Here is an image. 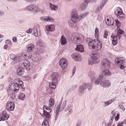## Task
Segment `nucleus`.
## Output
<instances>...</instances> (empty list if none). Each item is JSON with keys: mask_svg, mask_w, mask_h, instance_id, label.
Instances as JSON below:
<instances>
[{"mask_svg": "<svg viewBox=\"0 0 126 126\" xmlns=\"http://www.w3.org/2000/svg\"><path fill=\"white\" fill-rule=\"evenodd\" d=\"M71 39L72 41L74 43L78 44L83 42L84 38L83 36H79L76 34H72Z\"/></svg>", "mask_w": 126, "mask_h": 126, "instance_id": "obj_4", "label": "nucleus"}, {"mask_svg": "<svg viewBox=\"0 0 126 126\" xmlns=\"http://www.w3.org/2000/svg\"><path fill=\"white\" fill-rule=\"evenodd\" d=\"M87 5V4L85 3L81 4L79 6V9L81 10H82L85 9Z\"/></svg>", "mask_w": 126, "mask_h": 126, "instance_id": "obj_32", "label": "nucleus"}, {"mask_svg": "<svg viewBox=\"0 0 126 126\" xmlns=\"http://www.w3.org/2000/svg\"><path fill=\"white\" fill-rule=\"evenodd\" d=\"M110 22H107L106 23V24L108 25L111 26L114 23L113 20V19H111L110 20Z\"/></svg>", "mask_w": 126, "mask_h": 126, "instance_id": "obj_41", "label": "nucleus"}, {"mask_svg": "<svg viewBox=\"0 0 126 126\" xmlns=\"http://www.w3.org/2000/svg\"><path fill=\"white\" fill-rule=\"evenodd\" d=\"M33 29L32 28H30L26 31V32L28 33H30L32 32Z\"/></svg>", "mask_w": 126, "mask_h": 126, "instance_id": "obj_58", "label": "nucleus"}, {"mask_svg": "<svg viewBox=\"0 0 126 126\" xmlns=\"http://www.w3.org/2000/svg\"><path fill=\"white\" fill-rule=\"evenodd\" d=\"M37 45L38 46L40 47H44L45 46V43H43L40 41H38L37 43Z\"/></svg>", "mask_w": 126, "mask_h": 126, "instance_id": "obj_38", "label": "nucleus"}, {"mask_svg": "<svg viewBox=\"0 0 126 126\" xmlns=\"http://www.w3.org/2000/svg\"><path fill=\"white\" fill-rule=\"evenodd\" d=\"M88 76L92 80H93L97 77V74L94 71H91L89 73Z\"/></svg>", "mask_w": 126, "mask_h": 126, "instance_id": "obj_20", "label": "nucleus"}, {"mask_svg": "<svg viewBox=\"0 0 126 126\" xmlns=\"http://www.w3.org/2000/svg\"><path fill=\"white\" fill-rule=\"evenodd\" d=\"M41 19L42 20H44L45 21L53 22L54 21V19L50 16L47 17L46 18L41 17Z\"/></svg>", "mask_w": 126, "mask_h": 126, "instance_id": "obj_22", "label": "nucleus"}, {"mask_svg": "<svg viewBox=\"0 0 126 126\" xmlns=\"http://www.w3.org/2000/svg\"><path fill=\"white\" fill-rule=\"evenodd\" d=\"M115 14L118 17L124 18L125 15L123 13L122 9L119 7H117L114 12Z\"/></svg>", "mask_w": 126, "mask_h": 126, "instance_id": "obj_11", "label": "nucleus"}, {"mask_svg": "<svg viewBox=\"0 0 126 126\" xmlns=\"http://www.w3.org/2000/svg\"><path fill=\"white\" fill-rule=\"evenodd\" d=\"M88 12H85L82 14H81L79 15L78 18H79V20H81L83 18H84L86 16L88 15Z\"/></svg>", "mask_w": 126, "mask_h": 126, "instance_id": "obj_28", "label": "nucleus"}, {"mask_svg": "<svg viewBox=\"0 0 126 126\" xmlns=\"http://www.w3.org/2000/svg\"><path fill=\"white\" fill-rule=\"evenodd\" d=\"M119 106L120 107V108L122 109L123 110H125V108L122 105V104L119 105Z\"/></svg>", "mask_w": 126, "mask_h": 126, "instance_id": "obj_61", "label": "nucleus"}, {"mask_svg": "<svg viewBox=\"0 0 126 126\" xmlns=\"http://www.w3.org/2000/svg\"><path fill=\"white\" fill-rule=\"evenodd\" d=\"M9 117V115L5 110L2 112L1 114L0 115V121H4V120H7Z\"/></svg>", "mask_w": 126, "mask_h": 126, "instance_id": "obj_12", "label": "nucleus"}, {"mask_svg": "<svg viewBox=\"0 0 126 126\" xmlns=\"http://www.w3.org/2000/svg\"><path fill=\"white\" fill-rule=\"evenodd\" d=\"M99 54L94 53L93 54L92 58L94 60V62L97 63L100 62V60H99Z\"/></svg>", "mask_w": 126, "mask_h": 126, "instance_id": "obj_19", "label": "nucleus"}, {"mask_svg": "<svg viewBox=\"0 0 126 126\" xmlns=\"http://www.w3.org/2000/svg\"><path fill=\"white\" fill-rule=\"evenodd\" d=\"M76 49L81 52H83L84 51L83 46L82 45H77V47Z\"/></svg>", "mask_w": 126, "mask_h": 126, "instance_id": "obj_29", "label": "nucleus"}, {"mask_svg": "<svg viewBox=\"0 0 126 126\" xmlns=\"http://www.w3.org/2000/svg\"><path fill=\"white\" fill-rule=\"evenodd\" d=\"M116 25L118 28H119L120 26L121 23L120 22L117 20H115Z\"/></svg>", "mask_w": 126, "mask_h": 126, "instance_id": "obj_50", "label": "nucleus"}, {"mask_svg": "<svg viewBox=\"0 0 126 126\" xmlns=\"http://www.w3.org/2000/svg\"><path fill=\"white\" fill-rule=\"evenodd\" d=\"M116 99V97H114L112 99H111L108 101V102L110 104H111Z\"/></svg>", "mask_w": 126, "mask_h": 126, "instance_id": "obj_53", "label": "nucleus"}, {"mask_svg": "<svg viewBox=\"0 0 126 126\" xmlns=\"http://www.w3.org/2000/svg\"><path fill=\"white\" fill-rule=\"evenodd\" d=\"M56 114L55 117V120L56 121L58 118V116L59 113V111L56 110Z\"/></svg>", "mask_w": 126, "mask_h": 126, "instance_id": "obj_47", "label": "nucleus"}, {"mask_svg": "<svg viewBox=\"0 0 126 126\" xmlns=\"http://www.w3.org/2000/svg\"><path fill=\"white\" fill-rule=\"evenodd\" d=\"M42 126H49L48 122L47 120H45L42 124Z\"/></svg>", "mask_w": 126, "mask_h": 126, "instance_id": "obj_43", "label": "nucleus"}, {"mask_svg": "<svg viewBox=\"0 0 126 126\" xmlns=\"http://www.w3.org/2000/svg\"><path fill=\"white\" fill-rule=\"evenodd\" d=\"M12 39L13 41L14 42H16L17 41V39L16 37H14Z\"/></svg>", "mask_w": 126, "mask_h": 126, "instance_id": "obj_63", "label": "nucleus"}, {"mask_svg": "<svg viewBox=\"0 0 126 126\" xmlns=\"http://www.w3.org/2000/svg\"><path fill=\"white\" fill-rule=\"evenodd\" d=\"M93 41V40H92L89 37L87 38L86 39V41L88 44H89L90 43H91Z\"/></svg>", "mask_w": 126, "mask_h": 126, "instance_id": "obj_46", "label": "nucleus"}, {"mask_svg": "<svg viewBox=\"0 0 126 126\" xmlns=\"http://www.w3.org/2000/svg\"><path fill=\"white\" fill-rule=\"evenodd\" d=\"M72 57L74 58L76 61H80L82 60V58L80 55L78 53H74L72 55Z\"/></svg>", "mask_w": 126, "mask_h": 126, "instance_id": "obj_16", "label": "nucleus"}, {"mask_svg": "<svg viewBox=\"0 0 126 126\" xmlns=\"http://www.w3.org/2000/svg\"><path fill=\"white\" fill-rule=\"evenodd\" d=\"M19 65L22 67L28 68L30 66V63L29 61L27 60H22L19 62Z\"/></svg>", "mask_w": 126, "mask_h": 126, "instance_id": "obj_8", "label": "nucleus"}, {"mask_svg": "<svg viewBox=\"0 0 126 126\" xmlns=\"http://www.w3.org/2000/svg\"><path fill=\"white\" fill-rule=\"evenodd\" d=\"M33 59L35 61H37L41 59V57L40 55L36 54L33 55Z\"/></svg>", "mask_w": 126, "mask_h": 126, "instance_id": "obj_23", "label": "nucleus"}, {"mask_svg": "<svg viewBox=\"0 0 126 126\" xmlns=\"http://www.w3.org/2000/svg\"><path fill=\"white\" fill-rule=\"evenodd\" d=\"M110 62L109 60L107 59H103L101 62V68H109L110 67Z\"/></svg>", "mask_w": 126, "mask_h": 126, "instance_id": "obj_10", "label": "nucleus"}, {"mask_svg": "<svg viewBox=\"0 0 126 126\" xmlns=\"http://www.w3.org/2000/svg\"><path fill=\"white\" fill-rule=\"evenodd\" d=\"M86 85L85 83H83L81 85L79 88V92L82 93L86 89Z\"/></svg>", "mask_w": 126, "mask_h": 126, "instance_id": "obj_24", "label": "nucleus"}, {"mask_svg": "<svg viewBox=\"0 0 126 126\" xmlns=\"http://www.w3.org/2000/svg\"><path fill=\"white\" fill-rule=\"evenodd\" d=\"M28 50L30 51H33L35 48L34 45L32 44H30L28 45L27 47Z\"/></svg>", "mask_w": 126, "mask_h": 126, "instance_id": "obj_21", "label": "nucleus"}, {"mask_svg": "<svg viewBox=\"0 0 126 126\" xmlns=\"http://www.w3.org/2000/svg\"><path fill=\"white\" fill-rule=\"evenodd\" d=\"M40 29L39 26L38 25H37L35 26L33 28L32 30L33 33V35L35 36H37L38 35V30Z\"/></svg>", "mask_w": 126, "mask_h": 126, "instance_id": "obj_18", "label": "nucleus"}, {"mask_svg": "<svg viewBox=\"0 0 126 126\" xmlns=\"http://www.w3.org/2000/svg\"><path fill=\"white\" fill-rule=\"evenodd\" d=\"M14 83H10L9 86V90L11 92H13L15 93V90H14V89H15L14 86Z\"/></svg>", "mask_w": 126, "mask_h": 126, "instance_id": "obj_27", "label": "nucleus"}, {"mask_svg": "<svg viewBox=\"0 0 126 126\" xmlns=\"http://www.w3.org/2000/svg\"><path fill=\"white\" fill-rule=\"evenodd\" d=\"M66 100H64L62 104V102H60L57 106L56 110L59 111L60 110L61 111L63 110L66 106Z\"/></svg>", "mask_w": 126, "mask_h": 126, "instance_id": "obj_14", "label": "nucleus"}, {"mask_svg": "<svg viewBox=\"0 0 126 126\" xmlns=\"http://www.w3.org/2000/svg\"><path fill=\"white\" fill-rule=\"evenodd\" d=\"M19 98L22 100H23L25 97V95L22 93H21L19 95Z\"/></svg>", "mask_w": 126, "mask_h": 126, "instance_id": "obj_42", "label": "nucleus"}, {"mask_svg": "<svg viewBox=\"0 0 126 126\" xmlns=\"http://www.w3.org/2000/svg\"><path fill=\"white\" fill-rule=\"evenodd\" d=\"M59 76V74L57 73H53L51 76L52 81L49 83V86L52 89H54L56 87V84L58 82L57 78Z\"/></svg>", "mask_w": 126, "mask_h": 126, "instance_id": "obj_3", "label": "nucleus"}, {"mask_svg": "<svg viewBox=\"0 0 126 126\" xmlns=\"http://www.w3.org/2000/svg\"><path fill=\"white\" fill-rule=\"evenodd\" d=\"M102 70V73L103 75L106 76H109L111 75V73L109 71V69H104Z\"/></svg>", "mask_w": 126, "mask_h": 126, "instance_id": "obj_25", "label": "nucleus"}, {"mask_svg": "<svg viewBox=\"0 0 126 126\" xmlns=\"http://www.w3.org/2000/svg\"><path fill=\"white\" fill-rule=\"evenodd\" d=\"M102 46V43L98 39H94L88 45L89 48L90 49H95L96 50H99L101 49Z\"/></svg>", "mask_w": 126, "mask_h": 126, "instance_id": "obj_2", "label": "nucleus"}, {"mask_svg": "<svg viewBox=\"0 0 126 126\" xmlns=\"http://www.w3.org/2000/svg\"><path fill=\"white\" fill-rule=\"evenodd\" d=\"M120 114H117V116L115 117V120L117 121L119 119Z\"/></svg>", "mask_w": 126, "mask_h": 126, "instance_id": "obj_60", "label": "nucleus"}, {"mask_svg": "<svg viewBox=\"0 0 126 126\" xmlns=\"http://www.w3.org/2000/svg\"><path fill=\"white\" fill-rule=\"evenodd\" d=\"M43 109H44V108H45L47 110H49L50 108L49 107H47L46 105H44L43 107Z\"/></svg>", "mask_w": 126, "mask_h": 126, "instance_id": "obj_64", "label": "nucleus"}, {"mask_svg": "<svg viewBox=\"0 0 126 126\" xmlns=\"http://www.w3.org/2000/svg\"><path fill=\"white\" fill-rule=\"evenodd\" d=\"M14 86L15 89H14V90H15V93H16L19 90V86L17 83H14Z\"/></svg>", "mask_w": 126, "mask_h": 126, "instance_id": "obj_35", "label": "nucleus"}, {"mask_svg": "<svg viewBox=\"0 0 126 126\" xmlns=\"http://www.w3.org/2000/svg\"><path fill=\"white\" fill-rule=\"evenodd\" d=\"M74 23L73 22H72L70 21H69L68 22V25L71 28H74L76 26V24Z\"/></svg>", "mask_w": 126, "mask_h": 126, "instance_id": "obj_37", "label": "nucleus"}, {"mask_svg": "<svg viewBox=\"0 0 126 126\" xmlns=\"http://www.w3.org/2000/svg\"><path fill=\"white\" fill-rule=\"evenodd\" d=\"M108 32L107 31L105 30L104 31V34L103 35V38L104 39H107V36L108 35Z\"/></svg>", "mask_w": 126, "mask_h": 126, "instance_id": "obj_44", "label": "nucleus"}, {"mask_svg": "<svg viewBox=\"0 0 126 126\" xmlns=\"http://www.w3.org/2000/svg\"><path fill=\"white\" fill-rule=\"evenodd\" d=\"M96 85L100 83V85L103 87H107L110 86L111 85L110 81L108 80H106L103 75H100L94 82Z\"/></svg>", "mask_w": 126, "mask_h": 126, "instance_id": "obj_1", "label": "nucleus"}, {"mask_svg": "<svg viewBox=\"0 0 126 126\" xmlns=\"http://www.w3.org/2000/svg\"><path fill=\"white\" fill-rule=\"evenodd\" d=\"M112 123V121H109V122L105 124L106 126H111V124Z\"/></svg>", "mask_w": 126, "mask_h": 126, "instance_id": "obj_56", "label": "nucleus"}, {"mask_svg": "<svg viewBox=\"0 0 126 126\" xmlns=\"http://www.w3.org/2000/svg\"><path fill=\"white\" fill-rule=\"evenodd\" d=\"M117 34H112L111 35V37L113 39L114 38H115L116 37V39H117Z\"/></svg>", "mask_w": 126, "mask_h": 126, "instance_id": "obj_59", "label": "nucleus"}, {"mask_svg": "<svg viewBox=\"0 0 126 126\" xmlns=\"http://www.w3.org/2000/svg\"><path fill=\"white\" fill-rule=\"evenodd\" d=\"M60 42L62 45H65L67 43L66 40L63 35H62L61 37Z\"/></svg>", "mask_w": 126, "mask_h": 126, "instance_id": "obj_26", "label": "nucleus"}, {"mask_svg": "<svg viewBox=\"0 0 126 126\" xmlns=\"http://www.w3.org/2000/svg\"><path fill=\"white\" fill-rule=\"evenodd\" d=\"M45 29L47 32H52L55 30V26L52 25H46L45 27Z\"/></svg>", "mask_w": 126, "mask_h": 126, "instance_id": "obj_17", "label": "nucleus"}, {"mask_svg": "<svg viewBox=\"0 0 126 126\" xmlns=\"http://www.w3.org/2000/svg\"><path fill=\"white\" fill-rule=\"evenodd\" d=\"M43 114L47 118H49L50 117V115L49 114L48 112L46 113H43Z\"/></svg>", "mask_w": 126, "mask_h": 126, "instance_id": "obj_52", "label": "nucleus"}, {"mask_svg": "<svg viewBox=\"0 0 126 126\" xmlns=\"http://www.w3.org/2000/svg\"><path fill=\"white\" fill-rule=\"evenodd\" d=\"M85 84L86 88L88 89L89 90H91L92 89V85L91 83H85Z\"/></svg>", "mask_w": 126, "mask_h": 126, "instance_id": "obj_31", "label": "nucleus"}, {"mask_svg": "<svg viewBox=\"0 0 126 126\" xmlns=\"http://www.w3.org/2000/svg\"><path fill=\"white\" fill-rule=\"evenodd\" d=\"M15 56L13 54H11L10 55V58L12 60H14Z\"/></svg>", "mask_w": 126, "mask_h": 126, "instance_id": "obj_55", "label": "nucleus"}, {"mask_svg": "<svg viewBox=\"0 0 126 126\" xmlns=\"http://www.w3.org/2000/svg\"><path fill=\"white\" fill-rule=\"evenodd\" d=\"M59 64L62 69H64L67 68L68 62L66 59L64 58H62L60 60Z\"/></svg>", "mask_w": 126, "mask_h": 126, "instance_id": "obj_9", "label": "nucleus"}, {"mask_svg": "<svg viewBox=\"0 0 126 126\" xmlns=\"http://www.w3.org/2000/svg\"><path fill=\"white\" fill-rule=\"evenodd\" d=\"M108 0H102L99 5L97 7L96 10L98 11H101Z\"/></svg>", "mask_w": 126, "mask_h": 126, "instance_id": "obj_15", "label": "nucleus"}, {"mask_svg": "<svg viewBox=\"0 0 126 126\" xmlns=\"http://www.w3.org/2000/svg\"><path fill=\"white\" fill-rule=\"evenodd\" d=\"M50 8L51 10H56L57 9V6L51 4V3H49Z\"/></svg>", "mask_w": 126, "mask_h": 126, "instance_id": "obj_34", "label": "nucleus"}, {"mask_svg": "<svg viewBox=\"0 0 126 126\" xmlns=\"http://www.w3.org/2000/svg\"><path fill=\"white\" fill-rule=\"evenodd\" d=\"M13 92V93H11L10 94V98L12 99H14L16 96V95Z\"/></svg>", "mask_w": 126, "mask_h": 126, "instance_id": "obj_48", "label": "nucleus"}, {"mask_svg": "<svg viewBox=\"0 0 126 126\" xmlns=\"http://www.w3.org/2000/svg\"><path fill=\"white\" fill-rule=\"evenodd\" d=\"M28 50L26 49L23 50L22 51V56L24 57H26V55L29 51Z\"/></svg>", "mask_w": 126, "mask_h": 126, "instance_id": "obj_36", "label": "nucleus"}, {"mask_svg": "<svg viewBox=\"0 0 126 126\" xmlns=\"http://www.w3.org/2000/svg\"><path fill=\"white\" fill-rule=\"evenodd\" d=\"M71 16V20L74 23H76L78 21V16L77 11L76 9H74L72 10Z\"/></svg>", "mask_w": 126, "mask_h": 126, "instance_id": "obj_6", "label": "nucleus"}, {"mask_svg": "<svg viewBox=\"0 0 126 126\" xmlns=\"http://www.w3.org/2000/svg\"><path fill=\"white\" fill-rule=\"evenodd\" d=\"M125 60L123 57H119L116 58L115 60L116 64L120 67L121 69L124 68V65L125 63Z\"/></svg>", "mask_w": 126, "mask_h": 126, "instance_id": "obj_5", "label": "nucleus"}, {"mask_svg": "<svg viewBox=\"0 0 126 126\" xmlns=\"http://www.w3.org/2000/svg\"><path fill=\"white\" fill-rule=\"evenodd\" d=\"M88 64H89L90 65H92L96 63H95L94 62V60H93L92 58L88 60Z\"/></svg>", "mask_w": 126, "mask_h": 126, "instance_id": "obj_40", "label": "nucleus"}, {"mask_svg": "<svg viewBox=\"0 0 126 126\" xmlns=\"http://www.w3.org/2000/svg\"><path fill=\"white\" fill-rule=\"evenodd\" d=\"M20 59V57L18 55H17L15 56V58L14 59V60L16 62L18 61Z\"/></svg>", "mask_w": 126, "mask_h": 126, "instance_id": "obj_57", "label": "nucleus"}, {"mask_svg": "<svg viewBox=\"0 0 126 126\" xmlns=\"http://www.w3.org/2000/svg\"><path fill=\"white\" fill-rule=\"evenodd\" d=\"M7 109L10 111L13 110L14 108L15 104L14 102L11 101L8 102L6 105Z\"/></svg>", "mask_w": 126, "mask_h": 126, "instance_id": "obj_13", "label": "nucleus"}, {"mask_svg": "<svg viewBox=\"0 0 126 126\" xmlns=\"http://www.w3.org/2000/svg\"><path fill=\"white\" fill-rule=\"evenodd\" d=\"M5 43L7 44H10L11 42L9 40H7L5 41Z\"/></svg>", "mask_w": 126, "mask_h": 126, "instance_id": "obj_62", "label": "nucleus"}, {"mask_svg": "<svg viewBox=\"0 0 126 126\" xmlns=\"http://www.w3.org/2000/svg\"><path fill=\"white\" fill-rule=\"evenodd\" d=\"M38 0H24L26 2L28 3H31L33 2L37 1Z\"/></svg>", "mask_w": 126, "mask_h": 126, "instance_id": "obj_54", "label": "nucleus"}, {"mask_svg": "<svg viewBox=\"0 0 126 126\" xmlns=\"http://www.w3.org/2000/svg\"><path fill=\"white\" fill-rule=\"evenodd\" d=\"M123 31L120 29H119L117 31V35L119 39L121 38V35L123 34Z\"/></svg>", "mask_w": 126, "mask_h": 126, "instance_id": "obj_33", "label": "nucleus"}, {"mask_svg": "<svg viewBox=\"0 0 126 126\" xmlns=\"http://www.w3.org/2000/svg\"><path fill=\"white\" fill-rule=\"evenodd\" d=\"M32 56V55L31 53L29 51L26 55V57H25L27 58L30 59Z\"/></svg>", "mask_w": 126, "mask_h": 126, "instance_id": "obj_49", "label": "nucleus"}, {"mask_svg": "<svg viewBox=\"0 0 126 126\" xmlns=\"http://www.w3.org/2000/svg\"><path fill=\"white\" fill-rule=\"evenodd\" d=\"M117 39H116V37L113 39L112 40V44L113 46L116 45L117 44Z\"/></svg>", "mask_w": 126, "mask_h": 126, "instance_id": "obj_45", "label": "nucleus"}, {"mask_svg": "<svg viewBox=\"0 0 126 126\" xmlns=\"http://www.w3.org/2000/svg\"><path fill=\"white\" fill-rule=\"evenodd\" d=\"M26 9L28 11L33 12H36L40 10L39 6L33 4H31L28 6L26 7Z\"/></svg>", "mask_w": 126, "mask_h": 126, "instance_id": "obj_7", "label": "nucleus"}, {"mask_svg": "<svg viewBox=\"0 0 126 126\" xmlns=\"http://www.w3.org/2000/svg\"><path fill=\"white\" fill-rule=\"evenodd\" d=\"M17 73L18 75L21 76L23 74L24 71L22 68H19L17 70Z\"/></svg>", "mask_w": 126, "mask_h": 126, "instance_id": "obj_30", "label": "nucleus"}, {"mask_svg": "<svg viewBox=\"0 0 126 126\" xmlns=\"http://www.w3.org/2000/svg\"><path fill=\"white\" fill-rule=\"evenodd\" d=\"M50 103V107H51L53 106L54 104V100L52 98H50L49 100Z\"/></svg>", "mask_w": 126, "mask_h": 126, "instance_id": "obj_39", "label": "nucleus"}, {"mask_svg": "<svg viewBox=\"0 0 126 126\" xmlns=\"http://www.w3.org/2000/svg\"><path fill=\"white\" fill-rule=\"evenodd\" d=\"M19 83L18 84L20 87L23 88V82L21 80H19L18 81Z\"/></svg>", "mask_w": 126, "mask_h": 126, "instance_id": "obj_51", "label": "nucleus"}]
</instances>
